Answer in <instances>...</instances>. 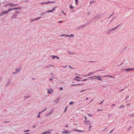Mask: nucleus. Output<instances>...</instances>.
I'll use <instances>...</instances> for the list:
<instances>
[{"mask_svg":"<svg viewBox=\"0 0 134 134\" xmlns=\"http://www.w3.org/2000/svg\"><path fill=\"white\" fill-rule=\"evenodd\" d=\"M19 13V12L18 11H17L15 12L14 13L12 16L11 18H13L16 17L18 14Z\"/></svg>","mask_w":134,"mask_h":134,"instance_id":"obj_1","label":"nucleus"},{"mask_svg":"<svg viewBox=\"0 0 134 134\" xmlns=\"http://www.w3.org/2000/svg\"><path fill=\"white\" fill-rule=\"evenodd\" d=\"M124 70L126 71H129L132 70H134V68H126L122 69V70Z\"/></svg>","mask_w":134,"mask_h":134,"instance_id":"obj_2","label":"nucleus"},{"mask_svg":"<svg viewBox=\"0 0 134 134\" xmlns=\"http://www.w3.org/2000/svg\"><path fill=\"white\" fill-rule=\"evenodd\" d=\"M18 5V4H13L12 3H9L8 4H7L5 5V6H6V5H8L9 6H10L11 7H12L13 6H16Z\"/></svg>","mask_w":134,"mask_h":134,"instance_id":"obj_3","label":"nucleus"},{"mask_svg":"<svg viewBox=\"0 0 134 134\" xmlns=\"http://www.w3.org/2000/svg\"><path fill=\"white\" fill-rule=\"evenodd\" d=\"M8 12L7 11L4 10L0 14V16H2L4 14H7Z\"/></svg>","mask_w":134,"mask_h":134,"instance_id":"obj_4","label":"nucleus"},{"mask_svg":"<svg viewBox=\"0 0 134 134\" xmlns=\"http://www.w3.org/2000/svg\"><path fill=\"white\" fill-rule=\"evenodd\" d=\"M84 122L86 125H89L91 123V121L90 120H85Z\"/></svg>","mask_w":134,"mask_h":134,"instance_id":"obj_5","label":"nucleus"},{"mask_svg":"<svg viewBox=\"0 0 134 134\" xmlns=\"http://www.w3.org/2000/svg\"><path fill=\"white\" fill-rule=\"evenodd\" d=\"M71 133V132L69 130H65L64 131H63L62 132V133H65V134H67L69 133Z\"/></svg>","mask_w":134,"mask_h":134,"instance_id":"obj_6","label":"nucleus"},{"mask_svg":"<svg viewBox=\"0 0 134 134\" xmlns=\"http://www.w3.org/2000/svg\"><path fill=\"white\" fill-rule=\"evenodd\" d=\"M73 131H77L78 132H85V131H84L77 130V129H75L73 130Z\"/></svg>","mask_w":134,"mask_h":134,"instance_id":"obj_7","label":"nucleus"},{"mask_svg":"<svg viewBox=\"0 0 134 134\" xmlns=\"http://www.w3.org/2000/svg\"><path fill=\"white\" fill-rule=\"evenodd\" d=\"M94 73V72H92L88 73L87 75H85V76H90L93 75Z\"/></svg>","mask_w":134,"mask_h":134,"instance_id":"obj_8","label":"nucleus"},{"mask_svg":"<svg viewBox=\"0 0 134 134\" xmlns=\"http://www.w3.org/2000/svg\"><path fill=\"white\" fill-rule=\"evenodd\" d=\"M47 90H48V93H49V94L52 93V92L53 91V90H52V88H50V89L49 90V89L48 88L47 89Z\"/></svg>","mask_w":134,"mask_h":134,"instance_id":"obj_9","label":"nucleus"},{"mask_svg":"<svg viewBox=\"0 0 134 134\" xmlns=\"http://www.w3.org/2000/svg\"><path fill=\"white\" fill-rule=\"evenodd\" d=\"M41 17H39L38 18H35L34 19H33L31 22H32V21H34L36 20H38Z\"/></svg>","mask_w":134,"mask_h":134,"instance_id":"obj_10","label":"nucleus"},{"mask_svg":"<svg viewBox=\"0 0 134 134\" xmlns=\"http://www.w3.org/2000/svg\"><path fill=\"white\" fill-rule=\"evenodd\" d=\"M22 8L21 7H16L13 8L14 10H17V9H20Z\"/></svg>","mask_w":134,"mask_h":134,"instance_id":"obj_11","label":"nucleus"},{"mask_svg":"<svg viewBox=\"0 0 134 134\" xmlns=\"http://www.w3.org/2000/svg\"><path fill=\"white\" fill-rule=\"evenodd\" d=\"M111 32V29H109V30L108 31L106 32V34H110Z\"/></svg>","mask_w":134,"mask_h":134,"instance_id":"obj_12","label":"nucleus"},{"mask_svg":"<svg viewBox=\"0 0 134 134\" xmlns=\"http://www.w3.org/2000/svg\"><path fill=\"white\" fill-rule=\"evenodd\" d=\"M61 36H65L66 37H68V36H69V35H66V34H63V35H60Z\"/></svg>","mask_w":134,"mask_h":134,"instance_id":"obj_13","label":"nucleus"},{"mask_svg":"<svg viewBox=\"0 0 134 134\" xmlns=\"http://www.w3.org/2000/svg\"><path fill=\"white\" fill-rule=\"evenodd\" d=\"M78 0H75V3L76 5H78Z\"/></svg>","mask_w":134,"mask_h":134,"instance_id":"obj_14","label":"nucleus"},{"mask_svg":"<svg viewBox=\"0 0 134 134\" xmlns=\"http://www.w3.org/2000/svg\"><path fill=\"white\" fill-rule=\"evenodd\" d=\"M13 10H14L13 8H9L8 9V10L7 11H8V13L9 11H10Z\"/></svg>","mask_w":134,"mask_h":134,"instance_id":"obj_15","label":"nucleus"},{"mask_svg":"<svg viewBox=\"0 0 134 134\" xmlns=\"http://www.w3.org/2000/svg\"><path fill=\"white\" fill-rule=\"evenodd\" d=\"M104 77H114L111 76H110L109 75H105V76H104Z\"/></svg>","mask_w":134,"mask_h":134,"instance_id":"obj_16","label":"nucleus"},{"mask_svg":"<svg viewBox=\"0 0 134 134\" xmlns=\"http://www.w3.org/2000/svg\"><path fill=\"white\" fill-rule=\"evenodd\" d=\"M20 70V69H16V73L18 72Z\"/></svg>","mask_w":134,"mask_h":134,"instance_id":"obj_17","label":"nucleus"},{"mask_svg":"<svg viewBox=\"0 0 134 134\" xmlns=\"http://www.w3.org/2000/svg\"><path fill=\"white\" fill-rule=\"evenodd\" d=\"M53 10H52V9L50 10H49L47 11V13H49L50 12H53Z\"/></svg>","mask_w":134,"mask_h":134,"instance_id":"obj_18","label":"nucleus"},{"mask_svg":"<svg viewBox=\"0 0 134 134\" xmlns=\"http://www.w3.org/2000/svg\"><path fill=\"white\" fill-rule=\"evenodd\" d=\"M44 133L45 134L47 133H49L50 134L51 133V131H48V132H44Z\"/></svg>","mask_w":134,"mask_h":134,"instance_id":"obj_19","label":"nucleus"},{"mask_svg":"<svg viewBox=\"0 0 134 134\" xmlns=\"http://www.w3.org/2000/svg\"><path fill=\"white\" fill-rule=\"evenodd\" d=\"M74 103V102H71L69 103V104L70 105H72Z\"/></svg>","mask_w":134,"mask_h":134,"instance_id":"obj_20","label":"nucleus"},{"mask_svg":"<svg viewBox=\"0 0 134 134\" xmlns=\"http://www.w3.org/2000/svg\"><path fill=\"white\" fill-rule=\"evenodd\" d=\"M46 108H45V109H44V110H43V111H41V112H39L38 113V114H41V113H42V112H43V111H45V110H46Z\"/></svg>","mask_w":134,"mask_h":134,"instance_id":"obj_21","label":"nucleus"},{"mask_svg":"<svg viewBox=\"0 0 134 134\" xmlns=\"http://www.w3.org/2000/svg\"><path fill=\"white\" fill-rule=\"evenodd\" d=\"M125 107V106L124 105H120V107H119V108H124V107Z\"/></svg>","mask_w":134,"mask_h":134,"instance_id":"obj_22","label":"nucleus"},{"mask_svg":"<svg viewBox=\"0 0 134 134\" xmlns=\"http://www.w3.org/2000/svg\"><path fill=\"white\" fill-rule=\"evenodd\" d=\"M87 115L89 116L92 117V115L91 114H88Z\"/></svg>","mask_w":134,"mask_h":134,"instance_id":"obj_23","label":"nucleus"},{"mask_svg":"<svg viewBox=\"0 0 134 134\" xmlns=\"http://www.w3.org/2000/svg\"><path fill=\"white\" fill-rule=\"evenodd\" d=\"M99 78L100 77H97V79H98V80H100V81H102V79H99Z\"/></svg>","mask_w":134,"mask_h":134,"instance_id":"obj_24","label":"nucleus"},{"mask_svg":"<svg viewBox=\"0 0 134 134\" xmlns=\"http://www.w3.org/2000/svg\"><path fill=\"white\" fill-rule=\"evenodd\" d=\"M74 36V35L73 34H71L70 35H69V36H68V37H73V36Z\"/></svg>","mask_w":134,"mask_h":134,"instance_id":"obj_25","label":"nucleus"},{"mask_svg":"<svg viewBox=\"0 0 134 134\" xmlns=\"http://www.w3.org/2000/svg\"><path fill=\"white\" fill-rule=\"evenodd\" d=\"M56 56L53 55V56L52 58H53V59H54L55 58H56Z\"/></svg>","mask_w":134,"mask_h":134,"instance_id":"obj_26","label":"nucleus"},{"mask_svg":"<svg viewBox=\"0 0 134 134\" xmlns=\"http://www.w3.org/2000/svg\"><path fill=\"white\" fill-rule=\"evenodd\" d=\"M70 8H71L73 9L74 8V7L72 6L70 4Z\"/></svg>","mask_w":134,"mask_h":134,"instance_id":"obj_27","label":"nucleus"},{"mask_svg":"<svg viewBox=\"0 0 134 134\" xmlns=\"http://www.w3.org/2000/svg\"><path fill=\"white\" fill-rule=\"evenodd\" d=\"M103 111V110L102 109H98L97 110V111L98 112L99 111Z\"/></svg>","mask_w":134,"mask_h":134,"instance_id":"obj_28","label":"nucleus"},{"mask_svg":"<svg viewBox=\"0 0 134 134\" xmlns=\"http://www.w3.org/2000/svg\"><path fill=\"white\" fill-rule=\"evenodd\" d=\"M29 130H26L25 131H24V132H28L29 131Z\"/></svg>","mask_w":134,"mask_h":134,"instance_id":"obj_29","label":"nucleus"},{"mask_svg":"<svg viewBox=\"0 0 134 134\" xmlns=\"http://www.w3.org/2000/svg\"><path fill=\"white\" fill-rule=\"evenodd\" d=\"M81 85V84H78L77 85L73 84V85H71V86H76V85Z\"/></svg>","mask_w":134,"mask_h":134,"instance_id":"obj_30","label":"nucleus"},{"mask_svg":"<svg viewBox=\"0 0 134 134\" xmlns=\"http://www.w3.org/2000/svg\"><path fill=\"white\" fill-rule=\"evenodd\" d=\"M56 7H55L54 8H52V10H53V11H54V10H55V8H56Z\"/></svg>","mask_w":134,"mask_h":134,"instance_id":"obj_31","label":"nucleus"},{"mask_svg":"<svg viewBox=\"0 0 134 134\" xmlns=\"http://www.w3.org/2000/svg\"><path fill=\"white\" fill-rule=\"evenodd\" d=\"M69 54H75V53H71L70 52H69Z\"/></svg>","mask_w":134,"mask_h":134,"instance_id":"obj_32","label":"nucleus"},{"mask_svg":"<svg viewBox=\"0 0 134 134\" xmlns=\"http://www.w3.org/2000/svg\"><path fill=\"white\" fill-rule=\"evenodd\" d=\"M45 14L43 12H42L41 14V15H43V14Z\"/></svg>","mask_w":134,"mask_h":134,"instance_id":"obj_33","label":"nucleus"},{"mask_svg":"<svg viewBox=\"0 0 134 134\" xmlns=\"http://www.w3.org/2000/svg\"><path fill=\"white\" fill-rule=\"evenodd\" d=\"M113 130H114V129H113L112 130H111L110 131V132L109 133V134H110L111 132H112L113 131Z\"/></svg>","mask_w":134,"mask_h":134,"instance_id":"obj_34","label":"nucleus"},{"mask_svg":"<svg viewBox=\"0 0 134 134\" xmlns=\"http://www.w3.org/2000/svg\"><path fill=\"white\" fill-rule=\"evenodd\" d=\"M58 22L62 23H63V21H62L60 20L58 21Z\"/></svg>","mask_w":134,"mask_h":134,"instance_id":"obj_35","label":"nucleus"},{"mask_svg":"<svg viewBox=\"0 0 134 134\" xmlns=\"http://www.w3.org/2000/svg\"><path fill=\"white\" fill-rule=\"evenodd\" d=\"M111 29V31H113L114 30H115V29H114V28H112V29Z\"/></svg>","mask_w":134,"mask_h":134,"instance_id":"obj_36","label":"nucleus"},{"mask_svg":"<svg viewBox=\"0 0 134 134\" xmlns=\"http://www.w3.org/2000/svg\"><path fill=\"white\" fill-rule=\"evenodd\" d=\"M104 101V100L102 101H101L99 103V104H102L103 102Z\"/></svg>","mask_w":134,"mask_h":134,"instance_id":"obj_37","label":"nucleus"},{"mask_svg":"<svg viewBox=\"0 0 134 134\" xmlns=\"http://www.w3.org/2000/svg\"><path fill=\"white\" fill-rule=\"evenodd\" d=\"M76 79H78V78H80V77L79 76H77L75 78Z\"/></svg>","mask_w":134,"mask_h":134,"instance_id":"obj_38","label":"nucleus"},{"mask_svg":"<svg viewBox=\"0 0 134 134\" xmlns=\"http://www.w3.org/2000/svg\"><path fill=\"white\" fill-rule=\"evenodd\" d=\"M61 12H63V14H64V15H66V14H65L64 13V12H63V10H62V11H61Z\"/></svg>","mask_w":134,"mask_h":134,"instance_id":"obj_39","label":"nucleus"},{"mask_svg":"<svg viewBox=\"0 0 134 134\" xmlns=\"http://www.w3.org/2000/svg\"><path fill=\"white\" fill-rule=\"evenodd\" d=\"M40 117V114L38 115L37 116V117L38 118H39Z\"/></svg>","mask_w":134,"mask_h":134,"instance_id":"obj_40","label":"nucleus"},{"mask_svg":"<svg viewBox=\"0 0 134 134\" xmlns=\"http://www.w3.org/2000/svg\"><path fill=\"white\" fill-rule=\"evenodd\" d=\"M63 88L62 87H61L60 88V90H63Z\"/></svg>","mask_w":134,"mask_h":134,"instance_id":"obj_41","label":"nucleus"},{"mask_svg":"<svg viewBox=\"0 0 134 134\" xmlns=\"http://www.w3.org/2000/svg\"><path fill=\"white\" fill-rule=\"evenodd\" d=\"M91 127H92L91 126H89V129H91Z\"/></svg>","mask_w":134,"mask_h":134,"instance_id":"obj_42","label":"nucleus"},{"mask_svg":"<svg viewBox=\"0 0 134 134\" xmlns=\"http://www.w3.org/2000/svg\"><path fill=\"white\" fill-rule=\"evenodd\" d=\"M50 81H51L53 80V79L52 78H50Z\"/></svg>","mask_w":134,"mask_h":134,"instance_id":"obj_43","label":"nucleus"},{"mask_svg":"<svg viewBox=\"0 0 134 134\" xmlns=\"http://www.w3.org/2000/svg\"><path fill=\"white\" fill-rule=\"evenodd\" d=\"M65 126L66 127H68V124H66V126Z\"/></svg>","mask_w":134,"mask_h":134,"instance_id":"obj_44","label":"nucleus"},{"mask_svg":"<svg viewBox=\"0 0 134 134\" xmlns=\"http://www.w3.org/2000/svg\"><path fill=\"white\" fill-rule=\"evenodd\" d=\"M56 58H57V59H59V58L58 57H57V56H56Z\"/></svg>","mask_w":134,"mask_h":134,"instance_id":"obj_45","label":"nucleus"},{"mask_svg":"<svg viewBox=\"0 0 134 134\" xmlns=\"http://www.w3.org/2000/svg\"><path fill=\"white\" fill-rule=\"evenodd\" d=\"M75 80H76V79H75ZM76 80L78 81H80V80H78V79Z\"/></svg>","mask_w":134,"mask_h":134,"instance_id":"obj_46","label":"nucleus"},{"mask_svg":"<svg viewBox=\"0 0 134 134\" xmlns=\"http://www.w3.org/2000/svg\"><path fill=\"white\" fill-rule=\"evenodd\" d=\"M47 3H48H48H51V2H50V1H48V2H47Z\"/></svg>","mask_w":134,"mask_h":134,"instance_id":"obj_47","label":"nucleus"},{"mask_svg":"<svg viewBox=\"0 0 134 134\" xmlns=\"http://www.w3.org/2000/svg\"><path fill=\"white\" fill-rule=\"evenodd\" d=\"M85 120H87V118H86V117L85 116Z\"/></svg>","mask_w":134,"mask_h":134,"instance_id":"obj_48","label":"nucleus"},{"mask_svg":"<svg viewBox=\"0 0 134 134\" xmlns=\"http://www.w3.org/2000/svg\"><path fill=\"white\" fill-rule=\"evenodd\" d=\"M87 80V79H85L82 80V81H85L86 80Z\"/></svg>","mask_w":134,"mask_h":134,"instance_id":"obj_49","label":"nucleus"},{"mask_svg":"<svg viewBox=\"0 0 134 134\" xmlns=\"http://www.w3.org/2000/svg\"><path fill=\"white\" fill-rule=\"evenodd\" d=\"M120 26V25H118L116 26V27H119Z\"/></svg>","mask_w":134,"mask_h":134,"instance_id":"obj_50","label":"nucleus"},{"mask_svg":"<svg viewBox=\"0 0 134 134\" xmlns=\"http://www.w3.org/2000/svg\"><path fill=\"white\" fill-rule=\"evenodd\" d=\"M117 28V27L116 26V27H115L114 28V29L115 30V29H116Z\"/></svg>","mask_w":134,"mask_h":134,"instance_id":"obj_51","label":"nucleus"},{"mask_svg":"<svg viewBox=\"0 0 134 134\" xmlns=\"http://www.w3.org/2000/svg\"><path fill=\"white\" fill-rule=\"evenodd\" d=\"M40 4H44V2L43 3H41Z\"/></svg>","mask_w":134,"mask_h":134,"instance_id":"obj_52","label":"nucleus"},{"mask_svg":"<svg viewBox=\"0 0 134 134\" xmlns=\"http://www.w3.org/2000/svg\"><path fill=\"white\" fill-rule=\"evenodd\" d=\"M55 2H51V3H55Z\"/></svg>","mask_w":134,"mask_h":134,"instance_id":"obj_53","label":"nucleus"},{"mask_svg":"<svg viewBox=\"0 0 134 134\" xmlns=\"http://www.w3.org/2000/svg\"><path fill=\"white\" fill-rule=\"evenodd\" d=\"M85 90H81V91H80V92H82V91H84Z\"/></svg>","mask_w":134,"mask_h":134,"instance_id":"obj_54","label":"nucleus"},{"mask_svg":"<svg viewBox=\"0 0 134 134\" xmlns=\"http://www.w3.org/2000/svg\"><path fill=\"white\" fill-rule=\"evenodd\" d=\"M44 4H48V3H47V2H44Z\"/></svg>","mask_w":134,"mask_h":134,"instance_id":"obj_55","label":"nucleus"},{"mask_svg":"<svg viewBox=\"0 0 134 134\" xmlns=\"http://www.w3.org/2000/svg\"><path fill=\"white\" fill-rule=\"evenodd\" d=\"M66 108H65V111H64V112H65L66 110Z\"/></svg>","mask_w":134,"mask_h":134,"instance_id":"obj_56","label":"nucleus"},{"mask_svg":"<svg viewBox=\"0 0 134 134\" xmlns=\"http://www.w3.org/2000/svg\"><path fill=\"white\" fill-rule=\"evenodd\" d=\"M133 115L132 114H131V115H130V116H133V115Z\"/></svg>","mask_w":134,"mask_h":134,"instance_id":"obj_57","label":"nucleus"},{"mask_svg":"<svg viewBox=\"0 0 134 134\" xmlns=\"http://www.w3.org/2000/svg\"><path fill=\"white\" fill-rule=\"evenodd\" d=\"M69 66V67L70 68H71V69H72V67H71L70 66Z\"/></svg>","mask_w":134,"mask_h":134,"instance_id":"obj_58","label":"nucleus"},{"mask_svg":"<svg viewBox=\"0 0 134 134\" xmlns=\"http://www.w3.org/2000/svg\"><path fill=\"white\" fill-rule=\"evenodd\" d=\"M41 134H45L44 132H43L42 133H41Z\"/></svg>","mask_w":134,"mask_h":134,"instance_id":"obj_59","label":"nucleus"},{"mask_svg":"<svg viewBox=\"0 0 134 134\" xmlns=\"http://www.w3.org/2000/svg\"><path fill=\"white\" fill-rule=\"evenodd\" d=\"M112 105H113V106H114V105H115V104H113Z\"/></svg>","mask_w":134,"mask_h":134,"instance_id":"obj_60","label":"nucleus"},{"mask_svg":"<svg viewBox=\"0 0 134 134\" xmlns=\"http://www.w3.org/2000/svg\"><path fill=\"white\" fill-rule=\"evenodd\" d=\"M86 99L87 100V99H88V98H86Z\"/></svg>","mask_w":134,"mask_h":134,"instance_id":"obj_61","label":"nucleus"},{"mask_svg":"<svg viewBox=\"0 0 134 134\" xmlns=\"http://www.w3.org/2000/svg\"><path fill=\"white\" fill-rule=\"evenodd\" d=\"M66 66H64V67H66Z\"/></svg>","mask_w":134,"mask_h":134,"instance_id":"obj_62","label":"nucleus"},{"mask_svg":"<svg viewBox=\"0 0 134 134\" xmlns=\"http://www.w3.org/2000/svg\"><path fill=\"white\" fill-rule=\"evenodd\" d=\"M35 127V126H33V127H34H34Z\"/></svg>","mask_w":134,"mask_h":134,"instance_id":"obj_63","label":"nucleus"},{"mask_svg":"<svg viewBox=\"0 0 134 134\" xmlns=\"http://www.w3.org/2000/svg\"><path fill=\"white\" fill-rule=\"evenodd\" d=\"M50 113V112L48 114V115Z\"/></svg>","mask_w":134,"mask_h":134,"instance_id":"obj_64","label":"nucleus"}]
</instances>
